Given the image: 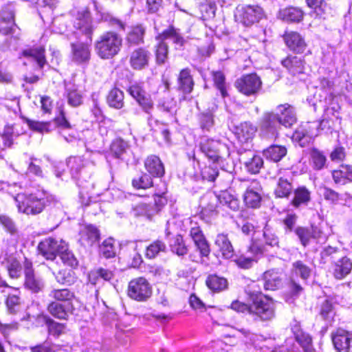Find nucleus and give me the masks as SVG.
Masks as SVG:
<instances>
[{
  "label": "nucleus",
  "mask_w": 352,
  "mask_h": 352,
  "mask_svg": "<svg viewBox=\"0 0 352 352\" xmlns=\"http://www.w3.org/2000/svg\"><path fill=\"white\" fill-rule=\"evenodd\" d=\"M19 212L30 215L41 213L47 205L56 201L54 196L44 190H37L34 192L18 193L14 197Z\"/></svg>",
  "instance_id": "f257e3e1"
},
{
  "label": "nucleus",
  "mask_w": 352,
  "mask_h": 352,
  "mask_svg": "<svg viewBox=\"0 0 352 352\" xmlns=\"http://www.w3.org/2000/svg\"><path fill=\"white\" fill-rule=\"evenodd\" d=\"M122 46V38L116 32L102 34L95 43V50L102 59H111L119 54Z\"/></svg>",
  "instance_id": "f03ea898"
},
{
  "label": "nucleus",
  "mask_w": 352,
  "mask_h": 352,
  "mask_svg": "<svg viewBox=\"0 0 352 352\" xmlns=\"http://www.w3.org/2000/svg\"><path fill=\"white\" fill-rule=\"evenodd\" d=\"M101 155L98 151H87L83 156H71L67 160L72 177L79 179L80 176L86 175L95 166Z\"/></svg>",
  "instance_id": "7ed1b4c3"
},
{
  "label": "nucleus",
  "mask_w": 352,
  "mask_h": 352,
  "mask_svg": "<svg viewBox=\"0 0 352 352\" xmlns=\"http://www.w3.org/2000/svg\"><path fill=\"white\" fill-rule=\"evenodd\" d=\"M159 40L155 54L156 60L158 63H165L168 55V44L166 41L173 42L176 45V47H182L184 40L177 31L173 28H170L163 32V33L157 37Z\"/></svg>",
  "instance_id": "20e7f679"
},
{
  "label": "nucleus",
  "mask_w": 352,
  "mask_h": 352,
  "mask_svg": "<svg viewBox=\"0 0 352 352\" xmlns=\"http://www.w3.org/2000/svg\"><path fill=\"white\" fill-rule=\"evenodd\" d=\"M128 296L138 302H145L152 295V286L144 277L132 279L128 285Z\"/></svg>",
  "instance_id": "39448f33"
},
{
  "label": "nucleus",
  "mask_w": 352,
  "mask_h": 352,
  "mask_svg": "<svg viewBox=\"0 0 352 352\" xmlns=\"http://www.w3.org/2000/svg\"><path fill=\"white\" fill-rule=\"evenodd\" d=\"M263 16V9L258 6H239L234 12V19L244 26H250Z\"/></svg>",
  "instance_id": "423d86ee"
},
{
  "label": "nucleus",
  "mask_w": 352,
  "mask_h": 352,
  "mask_svg": "<svg viewBox=\"0 0 352 352\" xmlns=\"http://www.w3.org/2000/svg\"><path fill=\"white\" fill-rule=\"evenodd\" d=\"M204 199L209 201L206 208L211 212L215 211L219 205L226 206L232 210H237L239 208V200L226 190L221 192L219 195L207 194L204 197Z\"/></svg>",
  "instance_id": "0eeeda50"
},
{
  "label": "nucleus",
  "mask_w": 352,
  "mask_h": 352,
  "mask_svg": "<svg viewBox=\"0 0 352 352\" xmlns=\"http://www.w3.org/2000/svg\"><path fill=\"white\" fill-rule=\"evenodd\" d=\"M318 123L306 122L300 124L294 131L292 140L300 146H305L318 135Z\"/></svg>",
  "instance_id": "6e6552de"
},
{
  "label": "nucleus",
  "mask_w": 352,
  "mask_h": 352,
  "mask_svg": "<svg viewBox=\"0 0 352 352\" xmlns=\"http://www.w3.org/2000/svg\"><path fill=\"white\" fill-rule=\"evenodd\" d=\"M251 314H255L262 320H270L274 317V302L266 296L256 298L251 305Z\"/></svg>",
  "instance_id": "1a4fd4ad"
},
{
  "label": "nucleus",
  "mask_w": 352,
  "mask_h": 352,
  "mask_svg": "<svg viewBox=\"0 0 352 352\" xmlns=\"http://www.w3.org/2000/svg\"><path fill=\"white\" fill-rule=\"evenodd\" d=\"M201 151L208 157V159L215 161L218 157H224L230 155L228 147L219 141L206 139L201 142Z\"/></svg>",
  "instance_id": "9d476101"
},
{
  "label": "nucleus",
  "mask_w": 352,
  "mask_h": 352,
  "mask_svg": "<svg viewBox=\"0 0 352 352\" xmlns=\"http://www.w3.org/2000/svg\"><path fill=\"white\" fill-rule=\"evenodd\" d=\"M238 90L245 96L256 94L262 87V81L256 74L244 75L236 81Z\"/></svg>",
  "instance_id": "9b49d317"
},
{
  "label": "nucleus",
  "mask_w": 352,
  "mask_h": 352,
  "mask_svg": "<svg viewBox=\"0 0 352 352\" xmlns=\"http://www.w3.org/2000/svg\"><path fill=\"white\" fill-rule=\"evenodd\" d=\"M281 124L274 113H265L261 119L259 127L261 135L267 139H274L278 135Z\"/></svg>",
  "instance_id": "f8f14e48"
},
{
  "label": "nucleus",
  "mask_w": 352,
  "mask_h": 352,
  "mask_svg": "<svg viewBox=\"0 0 352 352\" xmlns=\"http://www.w3.org/2000/svg\"><path fill=\"white\" fill-rule=\"evenodd\" d=\"M25 288L34 293H38L43 290L45 287L43 278L36 274L32 269V263L30 261L25 258L23 263Z\"/></svg>",
  "instance_id": "ddd939ff"
},
{
  "label": "nucleus",
  "mask_w": 352,
  "mask_h": 352,
  "mask_svg": "<svg viewBox=\"0 0 352 352\" xmlns=\"http://www.w3.org/2000/svg\"><path fill=\"white\" fill-rule=\"evenodd\" d=\"M65 247V242L62 239L50 237L39 243L38 250L39 254L46 259L52 261Z\"/></svg>",
  "instance_id": "4468645a"
},
{
  "label": "nucleus",
  "mask_w": 352,
  "mask_h": 352,
  "mask_svg": "<svg viewBox=\"0 0 352 352\" xmlns=\"http://www.w3.org/2000/svg\"><path fill=\"white\" fill-rule=\"evenodd\" d=\"M295 232L304 247L310 244L311 241L318 244H323L327 240V236L317 227H311V229L300 227L296 230Z\"/></svg>",
  "instance_id": "2eb2a0df"
},
{
  "label": "nucleus",
  "mask_w": 352,
  "mask_h": 352,
  "mask_svg": "<svg viewBox=\"0 0 352 352\" xmlns=\"http://www.w3.org/2000/svg\"><path fill=\"white\" fill-rule=\"evenodd\" d=\"M264 250L263 247L253 244L250 246L248 254L250 255H235L234 254L233 261L236 265L242 269L250 268L254 262L263 254Z\"/></svg>",
  "instance_id": "dca6fc26"
},
{
  "label": "nucleus",
  "mask_w": 352,
  "mask_h": 352,
  "mask_svg": "<svg viewBox=\"0 0 352 352\" xmlns=\"http://www.w3.org/2000/svg\"><path fill=\"white\" fill-rule=\"evenodd\" d=\"M128 91L143 111L150 114L153 109V103L150 96L146 93L140 84L135 83L129 87Z\"/></svg>",
  "instance_id": "f3484780"
},
{
  "label": "nucleus",
  "mask_w": 352,
  "mask_h": 352,
  "mask_svg": "<svg viewBox=\"0 0 352 352\" xmlns=\"http://www.w3.org/2000/svg\"><path fill=\"white\" fill-rule=\"evenodd\" d=\"M233 336L241 338L246 344L252 345L255 347H260L263 350V352H284L283 347L271 349L267 346L264 348L263 346H260L259 342L263 340V336L254 334L245 329H236V333L233 334Z\"/></svg>",
  "instance_id": "a211bd4d"
},
{
  "label": "nucleus",
  "mask_w": 352,
  "mask_h": 352,
  "mask_svg": "<svg viewBox=\"0 0 352 352\" xmlns=\"http://www.w3.org/2000/svg\"><path fill=\"white\" fill-rule=\"evenodd\" d=\"M331 338L334 347L338 352L352 351V332L340 328L331 333Z\"/></svg>",
  "instance_id": "6ab92c4d"
},
{
  "label": "nucleus",
  "mask_w": 352,
  "mask_h": 352,
  "mask_svg": "<svg viewBox=\"0 0 352 352\" xmlns=\"http://www.w3.org/2000/svg\"><path fill=\"white\" fill-rule=\"evenodd\" d=\"M55 122L58 126L60 135L67 142H72L77 139V132L67 120L63 109L60 110L59 116L56 117Z\"/></svg>",
  "instance_id": "aec40b11"
},
{
  "label": "nucleus",
  "mask_w": 352,
  "mask_h": 352,
  "mask_svg": "<svg viewBox=\"0 0 352 352\" xmlns=\"http://www.w3.org/2000/svg\"><path fill=\"white\" fill-rule=\"evenodd\" d=\"M47 311L54 317L60 320H67L69 315L73 314V303L58 302L53 301L47 306Z\"/></svg>",
  "instance_id": "412c9836"
},
{
  "label": "nucleus",
  "mask_w": 352,
  "mask_h": 352,
  "mask_svg": "<svg viewBox=\"0 0 352 352\" xmlns=\"http://www.w3.org/2000/svg\"><path fill=\"white\" fill-rule=\"evenodd\" d=\"M260 189L261 186L256 180L252 181L250 186L248 187L243 196L244 202L248 207L256 208L260 206L261 201Z\"/></svg>",
  "instance_id": "4be33fe9"
},
{
  "label": "nucleus",
  "mask_w": 352,
  "mask_h": 352,
  "mask_svg": "<svg viewBox=\"0 0 352 352\" xmlns=\"http://www.w3.org/2000/svg\"><path fill=\"white\" fill-rule=\"evenodd\" d=\"M256 131L257 127L250 122H242L235 128L236 137L242 144L251 142Z\"/></svg>",
  "instance_id": "5701e85b"
},
{
  "label": "nucleus",
  "mask_w": 352,
  "mask_h": 352,
  "mask_svg": "<svg viewBox=\"0 0 352 352\" xmlns=\"http://www.w3.org/2000/svg\"><path fill=\"white\" fill-rule=\"evenodd\" d=\"M149 58L150 53L146 50L139 47L131 53L129 63L133 69L140 70L148 65Z\"/></svg>",
  "instance_id": "b1692460"
},
{
  "label": "nucleus",
  "mask_w": 352,
  "mask_h": 352,
  "mask_svg": "<svg viewBox=\"0 0 352 352\" xmlns=\"http://www.w3.org/2000/svg\"><path fill=\"white\" fill-rule=\"evenodd\" d=\"M278 117L281 125L285 126H290L296 121V113L293 107L290 104L285 103L280 104L276 108Z\"/></svg>",
  "instance_id": "393cba45"
},
{
  "label": "nucleus",
  "mask_w": 352,
  "mask_h": 352,
  "mask_svg": "<svg viewBox=\"0 0 352 352\" xmlns=\"http://www.w3.org/2000/svg\"><path fill=\"white\" fill-rule=\"evenodd\" d=\"M74 28L82 33L85 34L89 39L91 40V34L93 31L90 12L87 10L79 12L74 21Z\"/></svg>",
  "instance_id": "a878e982"
},
{
  "label": "nucleus",
  "mask_w": 352,
  "mask_h": 352,
  "mask_svg": "<svg viewBox=\"0 0 352 352\" xmlns=\"http://www.w3.org/2000/svg\"><path fill=\"white\" fill-rule=\"evenodd\" d=\"M292 331L303 352H313L314 348L311 336L302 331L297 322H295L292 326Z\"/></svg>",
  "instance_id": "bb28decb"
},
{
  "label": "nucleus",
  "mask_w": 352,
  "mask_h": 352,
  "mask_svg": "<svg viewBox=\"0 0 352 352\" xmlns=\"http://www.w3.org/2000/svg\"><path fill=\"white\" fill-rule=\"evenodd\" d=\"M8 295L6 299V305L10 314H17L21 309V305L20 303L19 294L20 292L18 289L11 287L6 285V287L2 291Z\"/></svg>",
  "instance_id": "cd10ccee"
},
{
  "label": "nucleus",
  "mask_w": 352,
  "mask_h": 352,
  "mask_svg": "<svg viewBox=\"0 0 352 352\" xmlns=\"http://www.w3.org/2000/svg\"><path fill=\"white\" fill-rule=\"evenodd\" d=\"M284 40L287 46L296 53H302L306 49L307 45L302 36L296 32H286Z\"/></svg>",
  "instance_id": "c85d7f7f"
},
{
  "label": "nucleus",
  "mask_w": 352,
  "mask_h": 352,
  "mask_svg": "<svg viewBox=\"0 0 352 352\" xmlns=\"http://www.w3.org/2000/svg\"><path fill=\"white\" fill-rule=\"evenodd\" d=\"M44 52V48L39 46L23 50L22 56L30 62H35L38 67L42 69L46 64Z\"/></svg>",
  "instance_id": "c756f323"
},
{
  "label": "nucleus",
  "mask_w": 352,
  "mask_h": 352,
  "mask_svg": "<svg viewBox=\"0 0 352 352\" xmlns=\"http://www.w3.org/2000/svg\"><path fill=\"white\" fill-rule=\"evenodd\" d=\"M214 244L221 253L223 258L230 259L234 257V248L227 234H217L214 240Z\"/></svg>",
  "instance_id": "7c9ffc66"
},
{
  "label": "nucleus",
  "mask_w": 352,
  "mask_h": 352,
  "mask_svg": "<svg viewBox=\"0 0 352 352\" xmlns=\"http://www.w3.org/2000/svg\"><path fill=\"white\" fill-rule=\"evenodd\" d=\"M72 60L78 63L87 62L90 58V47L84 43H77L72 45Z\"/></svg>",
  "instance_id": "2f4dec72"
},
{
  "label": "nucleus",
  "mask_w": 352,
  "mask_h": 352,
  "mask_svg": "<svg viewBox=\"0 0 352 352\" xmlns=\"http://www.w3.org/2000/svg\"><path fill=\"white\" fill-rule=\"evenodd\" d=\"M282 65L294 76L303 73L305 69L304 60L296 56H287L282 60Z\"/></svg>",
  "instance_id": "473e14b6"
},
{
  "label": "nucleus",
  "mask_w": 352,
  "mask_h": 352,
  "mask_svg": "<svg viewBox=\"0 0 352 352\" xmlns=\"http://www.w3.org/2000/svg\"><path fill=\"white\" fill-rule=\"evenodd\" d=\"M264 287L266 290H276L282 286V278L278 271L271 270L263 274Z\"/></svg>",
  "instance_id": "72a5a7b5"
},
{
  "label": "nucleus",
  "mask_w": 352,
  "mask_h": 352,
  "mask_svg": "<svg viewBox=\"0 0 352 352\" xmlns=\"http://www.w3.org/2000/svg\"><path fill=\"white\" fill-rule=\"evenodd\" d=\"M333 182L338 185H344L352 181V166L341 165L332 171Z\"/></svg>",
  "instance_id": "f704fd0d"
},
{
  "label": "nucleus",
  "mask_w": 352,
  "mask_h": 352,
  "mask_svg": "<svg viewBox=\"0 0 352 352\" xmlns=\"http://www.w3.org/2000/svg\"><path fill=\"white\" fill-rule=\"evenodd\" d=\"M146 170L153 177H162L164 173V168L160 159L156 155H151L144 162Z\"/></svg>",
  "instance_id": "c9c22d12"
},
{
  "label": "nucleus",
  "mask_w": 352,
  "mask_h": 352,
  "mask_svg": "<svg viewBox=\"0 0 352 352\" xmlns=\"http://www.w3.org/2000/svg\"><path fill=\"white\" fill-rule=\"evenodd\" d=\"M22 133H23V131L19 124L6 125L1 135L4 145L10 147L13 144L14 138H17Z\"/></svg>",
  "instance_id": "e433bc0d"
},
{
  "label": "nucleus",
  "mask_w": 352,
  "mask_h": 352,
  "mask_svg": "<svg viewBox=\"0 0 352 352\" xmlns=\"http://www.w3.org/2000/svg\"><path fill=\"white\" fill-rule=\"evenodd\" d=\"M303 12L298 8L288 7L280 10L278 18L286 22H300L303 19Z\"/></svg>",
  "instance_id": "4c0bfd02"
},
{
  "label": "nucleus",
  "mask_w": 352,
  "mask_h": 352,
  "mask_svg": "<svg viewBox=\"0 0 352 352\" xmlns=\"http://www.w3.org/2000/svg\"><path fill=\"white\" fill-rule=\"evenodd\" d=\"M67 103L73 107H77L82 104L83 96L82 92L74 84H67L65 88Z\"/></svg>",
  "instance_id": "58836bf2"
},
{
  "label": "nucleus",
  "mask_w": 352,
  "mask_h": 352,
  "mask_svg": "<svg viewBox=\"0 0 352 352\" xmlns=\"http://www.w3.org/2000/svg\"><path fill=\"white\" fill-rule=\"evenodd\" d=\"M352 269V263L346 257H342L335 263L333 274L336 278L341 279L346 276Z\"/></svg>",
  "instance_id": "ea45409f"
},
{
  "label": "nucleus",
  "mask_w": 352,
  "mask_h": 352,
  "mask_svg": "<svg viewBox=\"0 0 352 352\" xmlns=\"http://www.w3.org/2000/svg\"><path fill=\"white\" fill-rule=\"evenodd\" d=\"M179 88L185 94H189L192 91L194 86V82L190 75V72L186 68L182 69L178 77Z\"/></svg>",
  "instance_id": "a19ab883"
},
{
  "label": "nucleus",
  "mask_w": 352,
  "mask_h": 352,
  "mask_svg": "<svg viewBox=\"0 0 352 352\" xmlns=\"http://www.w3.org/2000/svg\"><path fill=\"white\" fill-rule=\"evenodd\" d=\"M285 146L280 145H272L263 151V155L271 161L279 162L287 154Z\"/></svg>",
  "instance_id": "79ce46f5"
},
{
  "label": "nucleus",
  "mask_w": 352,
  "mask_h": 352,
  "mask_svg": "<svg viewBox=\"0 0 352 352\" xmlns=\"http://www.w3.org/2000/svg\"><path fill=\"white\" fill-rule=\"evenodd\" d=\"M50 297L54 299L56 302L63 303H72V300L74 298V294L68 289H54L50 294Z\"/></svg>",
  "instance_id": "37998d69"
},
{
  "label": "nucleus",
  "mask_w": 352,
  "mask_h": 352,
  "mask_svg": "<svg viewBox=\"0 0 352 352\" xmlns=\"http://www.w3.org/2000/svg\"><path fill=\"white\" fill-rule=\"evenodd\" d=\"M38 318L46 323L50 335L58 337L65 333V325L64 324L55 322L47 316H40Z\"/></svg>",
  "instance_id": "c03bdc74"
},
{
  "label": "nucleus",
  "mask_w": 352,
  "mask_h": 352,
  "mask_svg": "<svg viewBox=\"0 0 352 352\" xmlns=\"http://www.w3.org/2000/svg\"><path fill=\"white\" fill-rule=\"evenodd\" d=\"M307 3L320 18H325L329 12L330 8L324 0H307Z\"/></svg>",
  "instance_id": "a18cd8bd"
},
{
  "label": "nucleus",
  "mask_w": 352,
  "mask_h": 352,
  "mask_svg": "<svg viewBox=\"0 0 352 352\" xmlns=\"http://www.w3.org/2000/svg\"><path fill=\"white\" fill-rule=\"evenodd\" d=\"M145 30L141 25L132 27L126 36V41L131 45H139L143 43Z\"/></svg>",
  "instance_id": "49530a36"
},
{
  "label": "nucleus",
  "mask_w": 352,
  "mask_h": 352,
  "mask_svg": "<svg viewBox=\"0 0 352 352\" xmlns=\"http://www.w3.org/2000/svg\"><path fill=\"white\" fill-rule=\"evenodd\" d=\"M109 105L115 109H121L124 105V94L118 88L110 91L107 96Z\"/></svg>",
  "instance_id": "de8ad7c7"
},
{
  "label": "nucleus",
  "mask_w": 352,
  "mask_h": 352,
  "mask_svg": "<svg viewBox=\"0 0 352 352\" xmlns=\"http://www.w3.org/2000/svg\"><path fill=\"white\" fill-rule=\"evenodd\" d=\"M292 185L287 179L280 177L274 189L276 197H287L292 192Z\"/></svg>",
  "instance_id": "09e8293b"
},
{
  "label": "nucleus",
  "mask_w": 352,
  "mask_h": 352,
  "mask_svg": "<svg viewBox=\"0 0 352 352\" xmlns=\"http://www.w3.org/2000/svg\"><path fill=\"white\" fill-rule=\"evenodd\" d=\"M310 192L304 186L298 187L294 190V197L292 205L298 207L302 204H307L310 201Z\"/></svg>",
  "instance_id": "8fccbe9b"
},
{
  "label": "nucleus",
  "mask_w": 352,
  "mask_h": 352,
  "mask_svg": "<svg viewBox=\"0 0 352 352\" xmlns=\"http://www.w3.org/2000/svg\"><path fill=\"white\" fill-rule=\"evenodd\" d=\"M251 157L244 162L246 170L252 173H258L263 165V160L260 155L250 153Z\"/></svg>",
  "instance_id": "3c124183"
},
{
  "label": "nucleus",
  "mask_w": 352,
  "mask_h": 352,
  "mask_svg": "<svg viewBox=\"0 0 352 352\" xmlns=\"http://www.w3.org/2000/svg\"><path fill=\"white\" fill-rule=\"evenodd\" d=\"M206 284L210 289L220 292L227 288L228 280L217 275H210L207 278Z\"/></svg>",
  "instance_id": "603ef678"
},
{
  "label": "nucleus",
  "mask_w": 352,
  "mask_h": 352,
  "mask_svg": "<svg viewBox=\"0 0 352 352\" xmlns=\"http://www.w3.org/2000/svg\"><path fill=\"white\" fill-rule=\"evenodd\" d=\"M311 164L314 169L321 170L326 165L327 158L324 153L316 148H313L310 153Z\"/></svg>",
  "instance_id": "864d4df0"
},
{
  "label": "nucleus",
  "mask_w": 352,
  "mask_h": 352,
  "mask_svg": "<svg viewBox=\"0 0 352 352\" xmlns=\"http://www.w3.org/2000/svg\"><path fill=\"white\" fill-rule=\"evenodd\" d=\"M212 75L215 87L219 91L223 98L227 97L228 94L224 74L222 72L217 71L212 72Z\"/></svg>",
  "instance_id": "5fc2aeb1"
},
{
  "label": "nucleus",
  "mask_w": 352,
  "mask_h": 352,
  "mask_svg": "<svg viewBox=\"0 0 352 352\" xmlns=\"http://www.w3.org/2000/svg\"><path fill=\"white\" fill-rule=\"evenodd\" d=\"M129 148L128 142L120 138L115 139L111 144V151L117 158H120Z\"/></svg>",
  "instance_id": "6e6d98bb"
},
{
  "label": "nucleus",
  "mask_w": 352,
  "mask_h": 352,
  "mask_svg": "<svg viewBox=\"0 0 352 352\" xmlns=\"http://www.w3.org/2000/svg\"><path fill=\"white\" fill-rule=\"evenodd\" d=\"M199 10L203 18L212 19L215 16L217 6L214 0H203L200 3Z\"/></svg>",
  "instance_id": "4d7b16f0"
},
{
  "label": "nucleus",
  "mask_w": 352,
  "mask_h": 352,
  "mask_svg": "<svg viewBox=\"0 0 352 352\" xmlns=\"http://www.w3.org/2000/svg\"><path fill=\"white\" fill-rule=\"evenodd\" d=\"M292 275L300 276L302 279L306 280L311 274V269L302 261H298L292 264Z\"/></svg>",
  "instance_id": "13d9d810"
},
{
  "label": "nucleus",
  "mask_w": 352,
  "mask_h": 352,
  "mask_svg": "<svg viewBox=\"0 0 352 352\" xmlns=\"http://www.w3.org/2000/svg\"><path fill=\"white\" fill-rule=\"evenodd\" d=\"M55 278L58 283L68 285L74 283L76 279L74 271L67 269L60 270L55 274Z\"/></svg>",
  "instance_id": "bf43d9fd"
},
{
  "label": "nucleus",
  "mask_w": 352,
  "mask_h": 352,
  "mask_svg": "<svg viewBox=\"0 0 352 352\" xmlns=\"http://www.w3.org/2000/svg\"><path fill=\"white\" fill-rule=\"evenodd\" d=\"M165 250L166 245L162 241L157 240L146 247L145 256L149 259L154 258Z\"/></svg>",
  "instance_id": "052dcab7"
},
{
  "label": "nucleus",
  "mask_w": 352,
  "mask_h": 352,
  "mask_svg": "<svg viewBox=\"0 0 352 352\" xmlns=\"http://www.w3.org/2000/svg\"><path fill=\"white\" fill-rule=\"evenodd\" d=\"M201 256H208L210 248L204 234L192 238Z\"/></svg>",
  "instance_id": "680f3d73"
},
{
  "label": "nucleus",
  "mask_w": 352,
  "mask_h": 352,
  "mask_svg": "<svg viewBox=\"0 0 352 352\" xmlns=\"http://www.w3.org/2000/svg\"><path fill=\"white\" fill-rule=\"evenodd\" d=\"M59 254H60L62 261L65 265L71 267H76L78 266V262L77 258L72 252L67 250L66 243L65 248L60 251Z\"/></svg>",
  "instance_id": "e2e57ef3"
},
{
  "label": "nucleus",
  "mask_w": 352,
  "mask_h": 352,
  "mask_svg": "<svg viewBox=\"0 0 352 352\" xmlns=\"http://www.w3.org/2000/svg\"><path fill=\"white\" fill-rule=\"evenodd\" d=\"M129 248L135 252L133 257L131 265L133 267H138L143 260L139 252L143 248L141 241L131 242L129 243Z\"/></svg>",
  "instance_id": "0e129e2a"
},
{
  "label": "nucleus",
  "mask_w": 352,
  "mask_h": 352,
  "mask_svg": "<svg viewBox=\"0 0 352 352\" xmlns=\"http://www.w3.org/2000/svg\"><path fill=\"white\" fill-rule=\"evenodd\" d=\"M138 214L145 216L148 219H151L152 217L157 214L159 212L155 206L146 204H139L135 208Z\"/></svg>",
  "instance_id": "69168bd1"
},
{
  "label": "nucleus",
  "mask_w": 352,
  "mask_h": 352,
  "mask_svg": "<svg viewBox=\"0 0 352 352\" xmlns=\"http://www.w3.org/2000/svg\"><path fill=\"white\" fill-rule=\"evenodd\" d=\"M170 248L173 252L179 256H183L187 253V248L184 243L183 239L180 235L176 236L171 242Z\"/></svg>",
  "instance_id": "338daca9"
},
{
  "label": "nucleus",
  "mask_w": 352,
  "mask_h": 352,
  "mask_svg": "<svg viewBox=\"0 0 352 352\" xmlns=\"http://www.w3.org/2000/svg\"><path fill=\"white\" fill-rule=\"evenodd\" d=\"M100 252L107 258L113 257L116 254L113 240L111 238L104 240L100 247Z\"/></svg>",
  "instance_id": "774afa93"
}]
</instances>
